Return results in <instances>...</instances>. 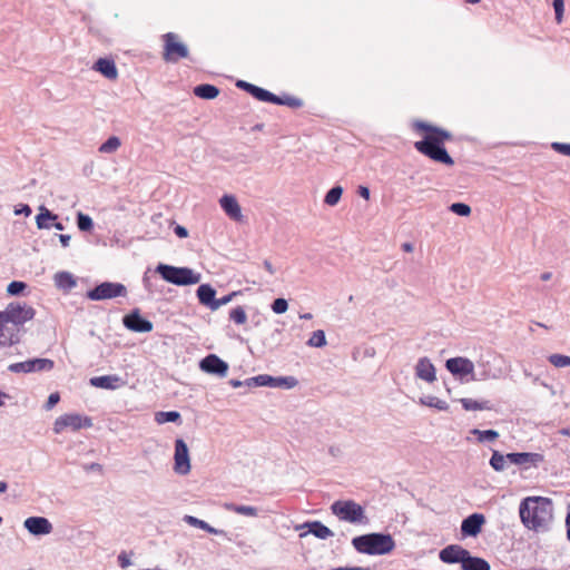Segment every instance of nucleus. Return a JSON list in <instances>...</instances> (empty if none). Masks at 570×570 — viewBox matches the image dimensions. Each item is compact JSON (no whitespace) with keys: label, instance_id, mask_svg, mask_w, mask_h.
<instances>
[{"label":"nucleus","instance_id":"46","mask_svg":"<svg viewBox=\"0 0 570 570\" xmlns=\"http://www.w3.org/2000/svg\"><path fill=\"white\" fill-rule=\"evenodd\" d=\"M229 320L242 325L247 321V315L243 306H237L229 312Z\"/></svg>","mask_w":570,"mask_h":570},{"label":"nucleus","instance_id":"54","mask_svg":"<svg viewBox=\"0 0 570 570\" xmlns=\"http://www.w3.org/2000/svg\"><path fill=\"white\" fill-rule=\"evenodd\" d=\"M552 148L562 155L570 156V144L553 142Z\"/></svg>","mask_w":570,"mask_h":570},{"label":"nucleus","instance_id":"47","mask_svg":"<svg viewBox=\"0 0 570 570\" xmlns=\"http://www.w3.org/2000/svg\"><path fill=\"white\" fill-rule=\"evenodd\" d=\"M549 362L556 367L570 366V356L562 354H551L548 357Z\"/></svg>","mask_w":570,"mask_h":570},{"label":"nucleus","instance_id":"61","mask_svg":"<svg viewBox=\"0 0 570 570\" xmlns=\"http://www.w3.org/2000/svg\"><path fill=\"white\" fill-rule=\"evenodd\" d=\"M85 471H101L102 466L99 463L92 462L83 465Z\"/></svg>","mask_w":570,"mask_h":570},{"label":"nucleus","instance_id":"39","mask_svg":"<svg viewBox=\"0 0 570 570\" xmlns=\"http://www.w3.org/2000/svg\"><path fill=\"white\" fill-rule=\"evenodd\" d=\"M471 433L476 436V440L479 442H485V441L493 442V441H495L499 438V433L495 430L473 429L471 431Z\"/></svg>","mask_w":570,"mask_h":570},{"label":"nucleus","instance_id":"37","mask_svg":"<svg viewBox=\"0 0 570 570\" xmlns=\"http://www.w3.org/2000/svg\"><path fill=\"white\" fill-rule=\"evenodd\" d=\"M272 104L281 105V106H287L291 108H301L303 106V101L299 98L293 97V96H277L275 95L274 100H272Z\"/></svg>","mask_w":570,"mask_h":570},{"label":"nucleus","instance_id":"3","mask_svg":"<svg viewBox=\"0 0 570 570\" xmlns=\"http://www.w3.org/2000/svg\"><path fill=\"white\" fill-rule=\"evenodd\" d=\"M353 548L363 554L384 556L392 552L395 541L390 533L371 532L352 539Z\"/></svg>","mask_w":570,"mask_h":570},{"label":"nucleus","instance_id":"41","mask_svg":"<svg viewBox=\"0 0 570 570\" xmlns=\"http://www.w3.org/2000/svg\"><path fill=\"white\" fill-rule=\"evenodd\" d=\"M343 195V188L341 186L332 187L324 197V203L328 206H335Z\"/></svg>","mask_w":570,"mask_h":570},{"label":"nucleus","instance_id":"30","mask_svg":"<svg viewBox=\"0 0 570 570\" xmlns=\"http://www.w3.org/2000/svg\"><path fill=\"white\" fill-rule=\"evenodd\" d=\"M460 403L465 411L492 410V404L490 401H476L473 399L463 397L460 400Z\"/></svg>","mask_w":570,"mask_h":570},{"label":"nucleus","instance_id":"11","mask_svg":"<svg viewBox=\"0 0 570 570\" xmlns=\"http://www.w3.org/2000/svg\"><path fill=\"white\" fill-rule=\"evenodd\" d=\"M445 368L454 376L463 377L471 375V380H475L474 364L466 357L458 356L446 360Z\"/></svg>","mask_w":570,"mask_h":570},{"label":"nucleus","instance_id":"63","mask_svg":"<svg viewBox=\"0 0 570 570\" xmlns=\"http://www.w3.org/2000/svg\"><path fill=\"white\" fill-rule=\"evenodd\" d=\"M567 537L570 541V504L566 517Z\"/></svg>","mask_w":570,"mask_h":570},{"label":"nucleus","instance_id":"62","mask_svg":"<svg viewBox=\"0 0 570 570\" xmlns=\"http://www.w3.org/2000/svg\"><path fill=\"white\" fill-rule=\"evenodd\" d=\"M58 237H59V240H60L62 247H68L69 246V243H70V239H71L70 235L59 234Z\"/></svg>","mask_w":570,"mask_h":570},{"label":"nucleus","instance_id":"60","mask_svg":"<svg viewBox=\"0 0 570 570\" xmlns=\"http://www.w3.org/2000/svg\"><path fill=\"white\" fill-rule=\"evenodd\" d=\"M357 194H358L362 198H364V199H366V200H367V199H370L371 191H370L368 187H366V186H358V188H357Z\"/></svg>","mask_w":570,"mask_h":570},{"label":"nucleus","instance_id":"58","mask_svg":"<svg viewBox=\"0 0 570 570\" xmlns=\"http://www.w3.org/2000/svg\"><path fill=\"white\" fill-rule=\"evenodd\" d=\"M254 86H255L254 83L247 82V81H245V80H238V81L236 82V87H237V88H239V89H242V90H244V91L248 92L249 95H250V92H252V90H253Z\"/></svg>","mask_w":570,"mask_h":570},{"label":"nucleus","instance_id":"38","mask_svg":"<svg viewBox=\"0 0 570 570\" xmlns=\"http://www.w3.org/2000/svg\"><path fill=\"white\" fill-rule=\"evenodd\" d=\"M258 381H261V374L257 376L246 379L245 381L232 379V380H229L228 383L234 389H238V387L254 389V387L262 386V383H258Z\"/></svg>","mask_w":570,"mask_h":570},{"label":"nucleus","instance_id":"8","mask_svg":"<svg viewBox=\"0 0 570 570\" xmlns=\"http://www.w3.org/2000/svg\"><path fill=\"white\" fill-rule=\"evenodd\" d=\"M55 367V362L50 358L36 357L23 362L12 363L8 370L12 373H33L49 372Z\"/></svg>","mask_w":570,"mask_h":570},{"label":"nucleus","instance_id":"5","mask_svg":"<svg viewBox=\"0 0 570 570\" xmlns=\"http://www.w3.org/2000/svg\"><path fill=\"white\" fill-rule=\"evenodd\" d=\"M127 293V287L121 283L102 282L87 291L86 297L90 301H105L116 297H125Z\"/></svg>","mask_w":570,"mask_h":570},{"label":"nucleus","instance_id":"1","mask_svg":"<svg viewBox=\"0 0 570 570\" xmlns=\"http://www.w3.org/2000/svg\"><path fill=\"white\" fill-rule=\"evenodd\" d=\"M414 128L424 131L422 140L414 142V148L435 163L446 166L454 165L453 158L448 153L444 144L452 139V134L441 127L417 120Z\"/></svg>","mask_w":570,"mask_h":570},{"label":"nucleus","instance_id":"55","mask_svg":"<svg viewBox=\"0 0 570 570\" xmlns=\"http://www.w3.org/2000/svg\"><path fill=\"white\" fill-rule=\"evenodd\" d=\"M60 401V395L58 392H55V393H51L49 396H48V400L45 404V409L47 411L51 410L56 404H58V402Z\"/></svg>","mask_w":570,"mask_h":570},{"label":"nucleus","instance_id":"52","mask_svg":"<svg viewBox=\"0 0 570 570\" xmlns=\"http://www.w3.org/2000/svg\"><path fill=\"white\" fill-rule=\"evenodd\" d=\"M554 13H556V20L558 23H561L563 19V12H564V1L563 0H553L552 2Z\"/></svg>","mask_w":570,"mask_h":570},{"label":"nucleus","instance_id":"31","mask_svg":"<svg viewBox=\"0 0 570 570\" xmlns=\"http://www.w3.org/2000/svg\"><path fill=\"white\" fill-rule=\"evenodd\" d=\"M183 519L188 524H190L193 527H196V528H199L202 530H205L208 533H212V534H225V532L223 530L216 529V528L212 527L210 524H208L207 522H205L204 520H200V519H198L196 517L185 515Z\"/></svg>","mask_w":570,"mask_h":570},{"label":"nucleus","instance_id":"50","mask_svg":"<svg viewBox=\"0 0 570 570\" xmlns=\"http://www.w3.org/2000/svg\"><path fill=\"white\" fill-rule=\"evenodd\" d=\"M156 281V274L151 272L149 268L145 272L142 276V284L144 287L149 292L153 293L155 291V282Z\"/></svg>","mask_w":570,"mask_h":570},{"label":"nucleus","instance_id":"15","mask_svg":"<svg viewBox=\"0 0 570 570\" xmlns=\"http://www.w3.org/2000/svg\"><path fill=\"white\" fill-rule=\"evenodd\" d=\"M484 523L485 517L482 513H472L462 520L461 534L463 537H476Z\"/></svg>","mask_w":570,"mask_h":570},{"label":"nucleus","instance_id":"24","mask_svg":"<svg viewBox=\"0 0 570 570\" xmlns=\"http://www.w3.org/2000/svg\"><path fill=\"white\" fill-rule=\"evenodd\" d=\"M461 570H491V567L485 559L472 556L469 551L464 562H462Z\"/></svg>","mask_w":570,"mask_h":570},{"label":"nucleus","instance_id":"12","mask_svg":"<svg viewBox=\"0 0 570 570\" xmlns=\"http://www.w3.org/2000/svg\"><path fill=\"white\" fill-rule=\"evenodd\" d=\"M507 459L508 462L519 465L522 469L538 466L544 461L543 454L532 452H511L507 454Z\"/></svg>","mask_w":570,"mask_h":570},{"label":"nucleus","instance_id":"51","mask_svg":"<svg viewBox=\"0 0 570 570\" xmlns=\"http://www.w3.org/2000/svg\"><path fill=\"white\" fill-rule=\"evenodd\" d=\"M288 308V303L285 298H276L274 299V302L272 303V311L275 313V314H283L287 311Z\"/></svg>","mask_w":570,"mask_h":570},{"label":"nucleus","instance_id":"40","mask_svg":"<svg viewBox=\"0 0 570 570\" xmlns=\"http://www.w3.org/2000/svg\"><path fill=\"white\" fill-rule=\"evenodd\" d=\"M121 145L120 139L117 136H110L105 142H102L99 147V151L102 154H111L115 153Z\"/></svg>","mask_w":570,"mask_h":570},{"label":"nucleus","instance_id":"2","mask_svg":"<svg viewBox=\"0 0 570 570\" xmlns=\"http://www.w3.org/2000/svg\"><path fill=\"white\" fill-rule=\"evenodd\" d=\"M519 513L521 522L527 529L546 532L553 519L552 500L543 497H528L521 501Z\"/></svg>","mask_w":570,"mask_h":570},{"label":"nucleus","instance_id":"23","mask_svg":"<svg viewBox=\"0 0 570 570\" xmlns=\"http://www.w3.org/2000/svg\"><path fill=\"white\" fill-rule=\"evenodd\" d=\"M154 274H159L161 279L178 286V266L158 264Z\"/></svg>","mask_w":570,"mask_h":570},{"label":"nucleus","instance_id":"56","mask_svg":"<svg viewBox=\"0 0 570 570\" xmlns=\"http://www.w3.org/2000/svg\"><path fill=\"white\" fill-rule=\"evenodd\" d=\"M31 213H32V209H31V207H30L29 205H27V204H21V205L17 206V207L14 208V214H16V215H24V216H29V215H31Z\"/></svg>","mask_w":570,"mask_h":570},{"label":"nucleus","instance_id":"49","mask_svg":"<svg viewBox=\"0 0 570 570\" xmlns=\"http://www.w3.org/2000/svg\"><path fill=\"white\" fill-rule=\"evenodd\" d=\"M27 288V284L21 281H12L7 287V293L12 296H17L23 293Z\"/></svg>","mask_w":570,"mask_h":570},{"label":"nucleus","instance_id":"44","mask_svg":"<svg viewBox=\"0 0 570 570\" xmlns=\"http://www.w3.org/2000/svg\"><path fill=\"white\" fill-rule=\"evenodd\" d=\"M155 421L158 424H164L167 422H177L178 421V411H160L155 414Z\"/></svg>","mask_w":570,"mask_h":570},{"label":"nucleus","instance_id":"34","mask_svg":"<svg viewBox=\"0 0 570 570\" xmlns=\"http://www.w3.org/2000/svg\"><path fill=\"white\" fill-rule=\"evenodd\" d=\"M420 403L429 407H434L439 411H446L449 409V404L444 400H441L433 395H426L421 397Z\"/></svg>","mask_w":570,"mask_h":570},{"label":"nucleus","instance_id":"19","mask_svg":"<svg viewBox=\"0 0 570 570\" xmlns=\"http://www.w3.org/2000/svg\"><path fill=\"white\" fill-rule=\"evenodd\" d=\"M415 375L417 379L428 383H432L436 380V370L430 358L425 356L419 358L415 366Z\"/></svg>","mask_w":570,"mask_h":570},{"label":"nucleus","instance_id":"14","mask_svg":"<svg viewBox=\"0 0 570 570\" xmlns=\"http://www.w3.org/2000/svg\"><path fill=\"white\" fill-rule=\"evenodd\" d=\"M23 527L32 535H46L52 532L51 522L45 517H29L24 520Z\"/></svg>","mask_w":570,"mask_h":570},{"label":"nucleus","instance_id":"59","mask_svg":"<svg viewBox=\"0 0 570 570\" xmlns=\"http://www.w3.org/2000/svg\"><path fill=\"white\" fill-rule=\"evenodd\" d=\"M178 458H179V454H178V438L175 439L174 441V464H173V470L175 472H177V461H178Z\"/></svg>","mask_w":570,"mask_h":570},{"label":"nucleus","instance_id":"45","mask_svg":"<svg viewBox=\"0 0 570 570\" xmlns=\"http://www.w3.org/2000/svg\"><path fill=\"white\" fill-rule=\"evenodd\" d=\"M307 345L313 347H323L326 345L325 333L322 330L313 332L312 336L307 341Z\"/></svg>","mask_w":570,"mask_h":570},{"label":"nucleus","instance_id":"53","mask_svg":"<svg viewBox=\"0 0 570 570\" xmlns=\"http://www.w3.org/2000/svg\"><path fill=\"white\" fill-rule=\"evenodd\" d=\"M236 294H237L236 292H233V293L227 294L220 298L215 297L214 304L212 306V311H216L220 306L228 304L233 299V297L236 296Z\"/></svg>","mask_w":570,"mask_h":570},{"label":"nucleus","instance_id":"7","mask_svg":"<svg viewBox=\"0 0 570 570\" xmlns=\"http://www.w3.org/2000/svg\"><path fill=\"white\" fill-rule=\"evenodd\" d=\"M36 311L26 304L10 303L4 312H1L2 320L6 323L23 325L35 317Z\"/></svg>","mask_w":570,"mask_h":570},{"label":"nucleus","instance_id":"18","mask_svg":"<svg viewBox=\"0 0 570 570\" xmlns=\"http://www.w3.org/2000/svg\"><path fill=\"white\" fill-rule=\"evenodd\" d=\"M219 205L222 209L225 212V214L235 222H242L243 220V214L242 208L233 195H224L219 199Z\"/></svg>","mask_w":570,"mask_h":570},{"label":"nucleus","instance_id":"10","mask_svg":"<svg viewBox=\"0 0 570 570\" xmlns=\"http://www.w3.org/2000/svg\"><path fill=\"white\" fill-rule=\"evenodd\" d=\"M228 364L216 354H208L199 362V368L212 375L225 377L228 372Z\"/></svg>","mask_w":570,"mask_h":570},{"label":"nucleus","instance_id":"26","mask_svg":"<svg viewBox=\"0 0 570 570\" xmlns=\"http://www.w3.org/2000/svg\"><path fill=\"white\" fill-rule=\"evenodd\" d=\"M165 38V52H164V58L165 60L167 61H176V58L175 56L178 55V38L176 36V33L174 32H168L164 36Z\"/></svg>","mask_w":570,"mask_h":570},{"label":"nucleus","instance_id":"22","mask_svg":"<svg viewBox=\"0 0 570 570\" xmlns=\"http://www.w3.org/2000/svg\"><path fill=\"white\" fill-rule=\"evenodd\" d=\"M303 528H307V532L317 539L326 540L334 535L333 531L321 521L306 522L303 524Z\"/></svg>","mask_w":570,"mask_h":570},{"label":"nucleus","instance_id":"17","mask_svg":"<svg viewBox=\"0 0 570 570\" xmlns=\"http://www.w3.org/2000/svg\"><path fill=\"white\" fill-rule=\"evenodd\" d=\"M262 386L269 387H283V389H293L298 384V381L294 376H272L268 374H261Z\"/></svg>","mask_w":570,"mask_h":570},{"label":"nucleus","instance_id":"13","mask_svg":"<svg viewBox=\"0 0 570 570\" xmlns=\"http://www.w3.org/2000/svg\"><path fill=\"white\" fill-rule=\"evenodd\" d=\"M469 550L460 544H449L439 552V559L446 564H456L464 562Z\"/></svg>","mask_w":570,"mask_h":570},{"label":"nucleus","instance_id":"20","mask_svg":"<svg viewBox=\"0 0 570 570\" xmlns=\"http://www.w3.org/2000/svg\"><path fill=\"white\" fill-rule=\"evenodd\" d=\"M94 70L100 72L104 77L109 80H114L118 77V70L116 63L110 58H99L94 63Z\"/></svg>","mask_w":570,"mask_h":570},{"label":"nucleus","instance_id":"27","mask_svg":"<svg viewBox=\"0 0 570 570\" xmlns=\"http://www.w3.org/2000/svg\"><path fill=\"white\" fill-rule=\"evenodd\" d=\"M197 297L200 304L212 309V306L216 297V291L209 284H202L197 288Z\"/></svg>","mask_w":570,"mask_h":570},{"label":"nucleus","instance_id":"9","mask_svg":"<svg viewBox=\"0 0 570 570\" xmlns=\"http://www.w3.org/2000/svg\"><path fill=\"white\" fill-rule=\"evenodd\" d=\"M124 326L135 333H148L153 330V323L140 314L138 308L122 317Z\"/></svg>","mask_w":570,"mask_h":570},{"label":"nucleus","instance_id":"25","mask_svg":"<svg viewBox=\"0 0 570 570\" xmlns=\"http://www.w3.org/2000/svg\"><path fill=\"white\" fill-rule=\"evenodd\" d=\"M58 219V215L45 206L39 207V214L36 216V224L39 229H49L51 224Z\"/></svg>","mask_w":570,"mask_h":570},{"label":"nucleus","instance_id":"28","mask_svg":"<svg viewBox=\"0 0 570 570\" xmlns=\"http://www.w3.org/2000/svg\"><path fill=\"white\" fill-rule=\"evenodd\" d=\"M193 92L198 98L212 100L219 95V88L210 83H202L194 87Z\"/></svg>","mask_w":570,"mask_h":570},{"label":"nucleus","instance_id":"48","mask_svg":"<svg viewBox=\"0 0 570 570\" xmlns=\"http://www.w3.org/2000/svg\"><path fill=\"white\" fill-rule=\"evenodd\" d=\"M449 209L458 215V216H462V217H466L471 214V207L468 205V204H464V203H453Z\"/></svg>","mask_w":570,"mask_h":570},{"label":"nucleus","instance_id":"29","mask_svg":"<svg viewBox=\"0 0 570 570\" xmlns=\"http://www.w3.org/2000/svg\"><path fill=\"white\" fill-rule=\"evenodd\" d=\"M224 508L229 511L234 512L240 515L246 517H257L258 515V509L252 505H243V504H236V503H225Z\"/></svg>","mask_w":570,"mask_h":570},{"label":"nucleus","instance_id":"64","mask_svg":"<svg viewBox=\"0 0 570 570\" xmlns=\"http://www.w3.org/2000/svg\"><path fill=\"white\" fill-rule=\"evenodd\" d=\"M263 265H264L265 269H266L271 275L275 274V269H274V267H273L272 263H271L268 259H265V261H264V263H263Z\"/></svg>","mask_w":570,"mask_h":570},{"label":"nucleus","instance_id":"42","mask_svg":"<svg viewBox=\"0 0 570 570\" xmlns=\"http://www.w3.org/2000/svg\"><path fill=\"white\" fill-rule=\"evenodd\" d=\"M250 95L259 100V101H263V102H271L272 104V100H274L275 98V94L268 91L267 89H264L262 87H258V86H254Z\"/></svg>","mask_w":570,"mask_h":570},{"label":"nucleus","instance_id":"57","mask_svg":"<svg viewBox=\"0 0 570 570\" xmlns=\"http://www.w3.org/2000/svg\"><path fill=\"white\" fill-rule=\"evenodd\" d=\"M118 564L120 568L122 569H126L128 568L131 562H130V559L129 557L126 554V552H121L119 556H118Z\"/></svg>","mask_w":570,"mask_h":570},{"label":"nucleus","instance_id":"36","mask_svg":"<svg viewBox=\"0 0 570 570\" xmlns=\"http://www.w3.org/2000/svg\"><path fill=\"white\" fill-rule=\"evenodd\" d=\"M4 324L6 322L0 318V347H7V346H12L17 343H19V337L17 334L14 333H11V334H7L6 331H4Z\"/></svg>","mask_w":570,"mask_h":570},{"label":"nucleus","instance_id":"32","mask_svg":"<svg viewBox=\"0 0 570 570\" xmlns=\"http://www.w3.org/2000/svg\"><path fill=\"white\" fill-rule=\"evenodd\" d=\"M199 281V273H195L188 267H180V286L197 284Z\"/></svg>","mask_w":570,"mask_h":570},{"label":"nucleus","instance_id":"4","mask_svg":"<svg viewBox=\"0 0 570 570\" xmlns=\"http://www.w3.org/2000/svg\"><path fill=\"white\" fill-rule=\"evenodd\" d=\"M331 512L341 521L352 524H368L370 520L365 514V509L354 500H336L331 507Z\"/></svg>","mask_w":570,"mask_h":570},{"label":"nucleus","instance_id":"6","mask_svg":"<svg viewBox=\"0 0 570 570\" xmlns=\"http://www.w3.org/2000/svg\"><path fill=\"white\" fill-rule=\"evenodd\" d=\"M92 419L78 413H67L56 419L53 423V432L61 433L65 429L70 428L72 431L80 429H89L92 426Z\"/></svg>","mask_w":570,"mask_h":570},{"label":"nucleus","instance_id":"21","mask_svg":"<svg viewBox=\"0 0 570 570\" xmlns=\"http://www.w3.org/2000/svg\"><path fill=\"white\" fill-rule=\"evenodd\" d=\"M53 281L56 287L63 292H69L77 285L75 276L66 271L56 273L53 276Z\"/></svg>","mask_w":570,"mask_h":570},{"label":"nucleus","instance_id":"33","mask_svg":"<svg viewBox=\"0 0 570 570\" xmlns=\"http://www.w3.org/2000/svg\"><path fill=\"white\" fill-rule=\"evenodd\" d=\"M508 462L507 454H502L498 450H493L492 455L490 458V466L497 471L502 472L505 470V464Z\"/></svg>","mask_w":570,"mask_h":570},{"label":"nucleus","instance_id":"35","mask_svg":"<svg viewBox=\"0 0 570 570\" xmlns=\"http://www.w3.org/2000/svg\"><path fill=\"white\" fill-rule=\"evenodd\" d=\"M190 459L187 444L180 439V475L190 472Z\"/></svg>","mask_w":570,"mask_h":570},{"label":"nucleus","instance_id":"16","mask_svg":"<svg viewBox=\"0 0 570 570\" xmlns=\"http://www.w3.org/2000/svg\"><path fill=\"white\" fill-rule=\"evenodd\" d=\"M90 385L104 390H117L124 387L127 382L122 377L116 374L94 376L90 379Z\"/></svg>","mask_w":570,"mask_h":570},{"label":"nucleus","instance_id":"43","mask_svg":"<svg viewBox=\"0 0 570 570\" xmlns=\"http://www.w3.org/2000/svg\"><path fill=\"white\" fill-rule=\"evenodd\" d=\"M77 227L81 232H90L94 228L92 218L83 213H78L76 217Z\"/></svg>","mask_w":570,"mask_h":570}]
</instances>
